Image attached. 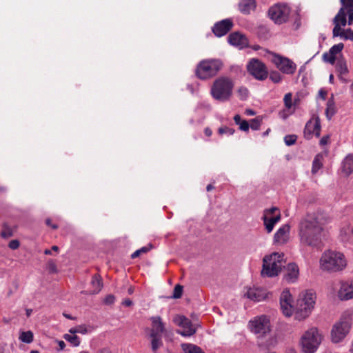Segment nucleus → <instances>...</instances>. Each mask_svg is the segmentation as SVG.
I'll return each instance as SVG.
<instances>
[{"mask_svg":"<svg viewBox=\"0 0 353 353\" xmlns=\"http://www.w3.org/2000/svg\"><path fill=\"white\" fill-rule=\"evenodd\" d=\"M325 221L322 216L308 215L299 224V236L302 245L319 250L324 236Z\"/></svg>","mask_w":353,"mask_h":353,"instance_id":"obj_1","label":"nucleus"},{"mask_svg":"<svg viewBox=\"0 0 353 353\" xmlns=\"http://www.w3.org/2000/svg\"><path fill=\"white\" fill-rule=\"evenodd\" d=\"M316 294L312 290L299 294L294 308L295 319L303 321L307 318L314 308Z\"/></svg>","mask_w":353,"mask_h":353,"instance_id":"obj_2","label":"nucleus"},{"mask_svg":"<svg viewBox=\"0 0 353 353\" xmlns=\"http://www.w3.org/2000/svg\"><path fill=\"white\" fill-rule=\"evenodd\" d=\"M347 265L344 255L332 250L324 252L320 259V266L323 270L338 272L342 270Z\"/></svg>","mask_w":353,"mask_h":353,"instance_id":"obj_3","label":"nucleus"},{"mask_svg":"<svg viewBox=\"0 0 353 353\" xmlns=\"http://www.w3.org/2000/svg\"><path fill=\"white\" fill-rule=\"evenodd\" d=\"M223 62L219 59H206L199 61L195 69V75L201 80H208L221 70Z\"/></svg>","mask_w":353,"mask_h":353,"instance_id":"obj_4","label":"nucleus"},{"mask_svg":"<svg viewBox=\"0 0 353 353\" xmlns=\"http://www.w3.org/2000/svg\"><path fill=\"white\" fill-rule=\"evenodd\" d=\"M352 325V313L350 311L343 312L332 326L331 330V340L334 343L341 342L350 332Z\"/></svg>","mask_w":353,"mask_h":353,"instance_id":"obj_5","label":"nucleus"},{"mask_svg":"<svg viewBox=\"0 0 353 353\" xmlns=\"http://www.w3.org/2000/svg\"><path fill=\"white\" fill-rule=\"evenodd\" d=\"M283 254L274 252L269 256H265L263 260V276L273 277L277 276L281 270L283 265Z\"/></svg>","mask_w":353,"mask_h":353,"instance_id":"obj_6","label":"nucleus"},{"mask_svg":"<svg viewBox=\"0 0 353 353\" xmlns=\"http://www.w3.org/2000/svg\"><path fill=\"white\" fill-rule=\"evenodd\" d=\"M322 341V335L316 327H311L301 338V345L304 353H314Z\"/></svg>","mask_w":353,"mask_h":353,"instance_id":"obj_7","label":"nucleus"},{"mask_svg":"<svg viewBox=\"0 0 353 353\" xmlns=\"http://www.w3.org/2000/svg\"><path fill=\"white\" fill-rule=\"evenodd\" d=\"M290 9L285 3H277L270 8L268 15L276 23L285 22L289 17Z\"/></svg>","mask_w":353,"mask_h":353,"instance_id":"obj_8","label":"nucleus"},{"mask_svg":"<svg viewBox=\"0 0 353 353\" xmlns=\"http://www.w3.org/2000/svg\"><path fill=\"white\" fill-rule=\"evenodd\" d=\"M250 325L251 331L259 337L267 336L271 331L270 321L266 316H261L250 321Z\"/></svg>","mask_w":353,"mask_h":353,"instance_id":"obj_9","label":"nucleus"},{"mask_svg":"<svg viewBox=\"0 0 353 353\" xmlns=\"http://www.w3.org/2000/svg\"><path fill=\"white\" fill-rule=\"evenodd\" d=\"M173 322L178 326L183 328V330H178L177 333L183 336H191L194 335L197 329V325L193 324L192 321L184 315H176L173 318Z\"/></svg>","mask_w":353,"mask_h":353,"instance_id":"obj_10","label":"nucleus"},{"mask_svg":"<svg viewBox=\"0 0 353 353\" xmlns=\"http://www.w3.org/2000/svg\"><path fill=\"white\" fill-rule=\"evenodd\" d=\"M271 61L284 74H293L296 71V65L288 58L273 53Z\"/></svg>","mask_w":353,"mask_h":353,"instance_id":"obj_11","label":"nucleus"},{"mask_svg":"<svg viewBox=\"0 0 353 353\" xmlns=\"http://www.w3.org/2000/svg\"><path fill=\"white\" fill-rule=\"evenodd\" d=\"M341 8L337 14L333 19V21H340L344 24L345 20L348 18V25L353 23V0H340Z\"/></svg>","mask_w":353,"mask_h":353,"instance_id":"obj_12","label":"nucleus"},{"mask_svg":"<svg viewBox=\"0 0 353 353\" xmlns=\"http://www.w3.org/2000/svg\"><path fill=\"white\" fill-rule=\"evenodd\" d=\"M248 71L258 80L268 77V70L265 65L258 59H251L247 65Z\"/></svg>","mask_w":353,"mask_h":353,"instance_id":"obj_13","label":"nucleus"},{"mask_svg":"<svg viewBox=\"0 0 353 353\" xmlns=\"http://www.w3.org/2000/svg\"><path fill=\"white\" fill-rule=\"evenodd\" d=\"M265 229L268 233L271 232L274 225L281 219V214L279 209L272 207L270 209L265 210L263 217Z\"/></svg>","mask_w":353,"mask_h":353,"instance_id":"obj_14","label":"nucleus"},{"mask_svg":"<svg viewBox=\"0 0 353 353\" xmlns=\"http://www.w3.org/2000/svg\"><path fill=\"white\" fill-rule=\"evenodd\" d=\"M321 133V122L319 117H314L309 120L304 128V137L307 139L312 138L313 135L319 137Z\"/></svg>","mask_w":353,"mask_h":353,"instance_id":"obj_15","label":"nucleus"},{"mask_svg":"<svg viewBox=\"0 0 353 353\" xmlns=\"http://www.w3.org/2000/svg\"><path fill=\"white\" fill-rule=\"evenodd\" d=\"M292 299L289 290H285L280 296V305L283 314L285 316H291L294 313V307L292 305Z\"/></svg>","mask_w":353,"mask_h":353,"instance_id":"obj_16","label":"nucleus"},{"mask_svg":"<svg viewBox=\"0 0 353 353\" xmlns=\"http://www.w3.org/2000/svg\"><path fill=\"white\" fill-rule=\"evenodd\" d=\"M334 24V27L332 30V34L334 37H339L340 38L345 40H353V30L349 28L347 30H343V28L345 27L348 23L347 20H345V22L343 24L340 22V21H333Z\"/></svg>","mask_w":353,"mask_h":353,"instance_id":"obj_17","label":"nucleus"},{"mask_svg":"<svg viewBox=\"0 0 353 353\" xmlns=\"http://www.w3.org/2000/svg\"><path fill=\"white\" fill-rule=\"evenodd\" d=\"M233 23L230 19H223L214 24L212 28L214 34L219 37L226 34L232 28Z\"/></svg>","mask_w":353,"mask_h":353,"instance_id":"obj_18","label":"nucleus"},{"mask_svg":"<svg viewBox=\"0 0 353 353\" xmlns=\"http://www.w3.org/2000/svg\"><path fill=\"white\" fill-rule=\"evenodd\" d=\"M152 322V327L150 330V335H162L166 334L167 330L165 325L163 322L162 319L159 316H152L150 318Z\"/></svg>","mask_w":353,"mask_h":353,"instance_id":"obj_19","label":"nucleus"},{"mask_svg":"<svg viewBox=\"0 0 353 353\" xmlns=\"http://www.w3.org/2000/svg\"><path fill=\"white\" fill-rule=\"evenodd\" d=\"M228 42L230 45L236 46L240 49L244 48L248 46V39L245 35L239 32H233L228 37Z\"/></svg>","mask_w":353,"mask_h":353,"instance_id":"obj_20","label":"nucleus"},{"mask_svg":"<svg viewBox=\"0 0 353 353\" xmlns=\"http://www.w3.org/2000/svg\"><path fill=\"white\" fill-rule=\"evenodd\" d=\"M338 296L341 301L353 299V281L341 283Z\"/></svg>","mask_w":353,"mask_h":353,"instance_id":"obj_21","label":"nucleus"},{"mask_svg":"<svg viewBox=\"0 0 353 353\" xmlns=\"http://www.w3.org/2000/svg\"><path fill=\"white\" fill-rule=\"evenodd\" d=\"M245 296L249 299L259 302L266 299L267 293L266 290L259 288H248Z\"/></svg>","mask_w":353,"mask_h":353,"instance_id":"obj_22","label":"nucleus"},{"mask_svg":"<svg viewBox=\"0 0 353 353\" xmlns=\"http://www.w3.org/2000/svg\"><path fill=\"white\" fill-rule=\"evenodd\" d=\"M290 227L288 224L282 225L274 234V241L275 243L284 244L289 239Z\"/></svg>","mask_w":353,"mask_h":353,"instance_id":"obj_23","label":"nucleus"},{"mask_svg":"<svg viewBox=\"0 0 353 353\" xmlns=\"http://www.w3.org/2000/svg\"><path fill=\"white\" fill-rule=\"evenodd\" d=\"M344 46L342 43L334 45L328 52H325L323 55V60L325 62L334 64L336 55L339 54L343 50Z\"/></svg>","mask_w":353,"mask_h":353,"instance_id":"obj_24","label":"nucleus"},{"mask_svg":"<svg viewBox=\"0 0 353 353\" xmlns=\"http://www.w3.org/2000/svg\"><path fill=\"white\" fill-rule=\"evenodd\" d=\"M92 290L85 292V294H98L103 288V281L101 276L99 274H94L92 276L90 283Z\"/></svg>","mask_w":353,"mask_h":353,"instance_id":"obj_25","label":"nucleus"},{"mask_svg":"<svg viewBox=\"0 0 353 353\" xmlns=\"http://www.w3.org/2000/svg\"><path fill=\"white\" fill-rule=\"evenodd\" d=\"M256 1L254 0H241L239 3V11L243 14H249L256 9Z\"/></svg>","mask_w":353,"mask_h":353,"instance_id":"obj_26","label":"nucleus"},{"mask_svg":"<svg viewBox=\"0 0 353 353\" xmlns=\"http://www.w3.org/2000/svg\"><path fill=\"white\" fill-rule=\"evenodd\" d=\"M234 86L232 80L225 76H221L216 79L212 88H232Z\"/></svg>","mask_w":353,"mask_h":353,"instance_id":"obj_27","label":"nucleus"},{"mask_svg":"<svg viewBox=\"0 0 353 353\" xmlns=\"http://www.w3.org/2000/svg\"><path fill=\"white\" fill-rule=\"evenodd\" d=\"M288 273L285 274V279L289 283H294L299 276V268L295 263H290L288 265Z\"/></svg>","mask_w":353,"mask_h":353,"instance_id":"obj_28","label":"nucleus"},{"mask_svg":"<svg viewBox=\"0 0 353 353\" xmlns=\"http://www.w3.org/2000/svg\"><path fill=\"white\" fill-rule=\"evenodd\" d=\"M210 93L215 99L225 101L232 96V90H211Z\"/></svg>","mask_w":353,"mask_h":353,"instance_id":"obj_29","label":"nucleus"},{"mask_svg":"<svg viewBox=\"0 0 353 353\" xmlns=\"http://www.w3.org/2000/svg\"><path fill=\"white\" fill-rule=\"evenodd\" d=\"M336 68L339 73V77L342 81H346V75L348 73V69L345 61L343 59L337 61Z\"/></svg>","mask_w":353,"mask_h":353,"instance_id":"obj_30","label":"nucleus"},{"mask_svg":"<svg viewBox=\"0 0 353 353\" xmlns=\"http://www.w3.org/2000/svg\"><path fill=\"white\" fill-rule=\"evenodd\" d=\"M342 170L343 172L348 175L353 171V155L348 154L343 160L342 163Z\"/></svg>","mask_w":353,"mask_h":353,"instance_id":"obj_31","label":"nucleus"},{"mask_svg":"<svg viewBox=\"0 0 353 353\" xmlns=\"http://www.w3.org/2000/svg\"><path fill=\"white\" fill-rule=\"evenodd\" d=\"M151 338V348L154 352L163 345L162 335H150Z\"/></svg>","mask_w":353,"mask_h":353,"instance_id":"obj_32","label":"nucleus"},{"mask_svg":"<svg viewBox=\"0 0 353 353\" xmlns=\"http://www.w3.org/2000/svg\"><path fill=\"white\" fill-rule=\"evenodd\" d=\"M336 112V108L333 100V94H332L331 99H330L327 103V108L325 110V114L327 119L330 120L335 114Z\"/></svg>","mask_w":353,"mask_h":353,"instance_id":"obj_33","label":"nucleus"},{"mask_svg":"<svg viewBox=\"0 0 353 353\" xmlns=\"http://www.w3.org/2000/svg\"><path fill=\"white\" fill-rule=\"evenodd\" d=\"M181 347L184 353H205L201 347L193 344L183 343Z\"/></svg>","mask_w":353,"mask_h":353,"instance_id":"obj_34","label":"nucleus"},{"mask_svg":"<svg viewBox=\"0 0 353 353\" xmlns=\"http://www.w3.org/2000/svg\"><path fill=\"white\" fill-rule=\"evenodd\" d=\"M322 159H323V156L321 154H319L316 155V157H314L313 162H312V174H316L319 171V170H320L322 168V166H323Z\"/></svg>","mask_w":353,"mask_h":353,"instance_id":"obj_35","label":"nucleus"},{"mask_svg":"<svg viewBox=\"0 0 353 353\" xmlns=\"http://www.w3.org/2000/svg\"><path fill=\"white\" fill-rule=\"evenodd\" d=\"M63 337L67 341L70 342L74 347H77L80 344V339L75 334L70 335L69 334H65Z\"/></svg>","mask_w":353,"mask_h":353,"instance_id":"obj_36","label":"nucleus"},{"mask_svg":"<svg viewBox=\"0 0 353 353\" xmlns=\"http://www.w3.org/2000/svg\"><path fill=\"white\" fill-rule=\"evenodd\" d=\"M19 339L26 343H30L33 341V334L31 331L23 332Z\"/></svg>","mask_w":353,"mask_h":353,"instance_id":"obj_37","label":"nucleus"},{"mask_svg":"<svg viewBox=\"0 0 353 353\" xmlns=\"http://www.w3.org/2000/svg\"><path fill=\"white\" fill-rule=\"evenodd\" d=\"M152 248V244H148L147 246L142 247L141 248L136 250L131 255L132 259H135L139 256L141 254H144L150 251Z\"/></svg>","mask_w":353,"mask_h":353,"instance_id":"obj_38","label":"nucleus"},{"mask_svg":"<svg viewBox=\"0 0 353 353\" xmlns=\"http://www.w3.org/2000/svg\"><path fill=\"white\" fill-rule=\"evenodd\" d=\"M262 119L261 117H257L254 119H252L250 120V126L252 130H257L259 129V127L261 124Z\"/></svg>","mask_w":353,"mask_h":353,"instance_id":"obj_39","label":"nucleus"},{"mask_svg":"<svg viewBox=\"0 0 353 353\" xmlns=\"http://www.w3.org/2000/svg\"><path fill=\"white\" fill-rule=\"evenodd\" d=\"M183 287L179 284L175 285L173 291L172 298L179 299L181 297L183 294Z\"/></svg>","mask_w":353,"mask_h":353,"instance_id":"obj_40","label":"nucleus"},{"mask_svg":"<svg viewBox=\"0 0 353 353\" xmlns=\"http://www.w3.org/2000/svg\"><path fill=\"white\" fill-rule=\"evenodd\" d=\"M297 137L294 134L286 135L284 137V141L288 146L292 145L296 143Z\"/></svg>","mask_w":353,"mask_h":353,"instance_id":"obj_41","label":"nucleus"},{"mask_svg":"<svg viewBox=\"0 0 353 353\" xmlns=\"http://www.w3.org/2000/svg\"><path fill=\"white\" fill-rule=\"evenodd\" d=\"M292 94L291 93H287L284 97L285 105L288 109L291 108L292 106Z\"/></svg>","mask_w":353,"mask_h":353,"instance_id":"obj_42","label":"nucleus"},{"mask_svg":"<svg viewBox=\"0 0 353 353\" xmlns=\"http://www.w3.org/2000/svg\"><path fill=\"white\" fill-rule=\"evenodd\" d=\"M218 132L220 134L228 133L229 134L232 135L234 133L235 130L233 128H230L228 127H222L219 128Z\"/></svg>","mask_w":353,"mask_h":353,"instance_id":"obj_43","label":"nucleus"},{"mask_svg":"<svg viewBox=\"0 0 353 353\" xmlns=\"http://www.w3.org/2000/svg\"><path fill=\"white\" fill-rule=\"evenodd\" d=\"M270 78L274 83H278L281 80V74L277 72H272Z\"/></svg>","mask_w":353,"mask_h":353,"instance_id":"obj_44","label":"nucleus"},{"mask_svg":"<svg viewBox=\"0 0 353 353\" xmlns=\"http://www.w3.org/2000/svg\"><path fill=\"white\" fill-rule=\"evenodd\" d=\"M239 129L242 131L247 132L249 130L250 125L246 120H242L241 122L239 124Z\"/></svg>","mask_w":353,"mask_h":353,"instance_id":"obj_45","label":"nucleus"},{"mask_svg":"<svg viewBox=\"0 0 353 353\" xmlns=\"http://www.w3.org/2000/svg\"><path fill=\"white\" fill-rule=\"evenodd\" d=\"M115 297L112 294H108L104 299L103 303L105 305H112L114 303Z\"/></svg>","mask_w":353,"mask_h":353,"instance_id":"obj_46","label":"nucleus"},{"mask_svg":"<svg viewBox=\"0 0 353 353\" xmlns=\"http://www.w3.org/2000/svg\"><path fill=\"white\" fill-rule=\"evenodd\" d=\"M238 94L241 100H245L248 97V90H238Z\"/></svg>","mask_w":353,"mask_h":353,"instance_id":"obj_47","label":"nucleus"},{"mask_svg":"<svg viewBox=\"0 0 353 353\" xmlns=\"http://www.w3.org/2000/svg\"><path fill=\"white\" fill-rule=\"evenodd\" d=\"M330 141V136L329 135H325V136H323L321 139H320V141H319V144L322 146L323 145H327Z\"/></svg>","mask_w":353,"mask_h":353,"instance_id":"obj_48","label":"nucleus"},{"mask_svg":"<svg viewBox=\"0 0 353 353\" xmlns=\"http://www.w3.org/2000/svg\"><path fill=\"white\" fill-rule=\"evenodd\" d=\"M19 247V242L17 240H12L9 243V248L15 250Z\"/></svg>","mask_w":353,"mask_h":353,"instance_id":"obj_49","label":"nucleus"},{"mask_svg":"<svg viewBox=\"0 0 353 353\" xmlns=\"http://www.w3.org/2000/svg\"><path fill=\"white\" fill-rule=\"evenodd\" d=\"M12 235V232L10 229H4L1 232V236L3 238H8Z\"/></svg>","mask_w":353,"mask_h":353,"instance_id":"obj_50","label":"nucleus"},{"mask_svg":"<svg viewBox=\"0 0 353 353\" xmlns=\"http://www.w3.org/2000/svg\"><path fill=\"white\" fill-rule=\"evenodd\" d=\"M77 333L86 334L88 332L87 327L85 325H79L77 327Z\"/></svg>","mask_w":353,"mask_h":353,"instance_id":"obj_51","label":"nucleus"},{"mask_svg":"<svg viewBox=\"0 0 353 353\" xmlns=\"http://www.w3.org/2000/svg\"><path fill=\"white\" fill-rule=\"evenodd\" d=\"M46 224L48 225V226H50L51 227L52 229L54 230H56L58 228V225L57 224H52L51 223V219H47L46 220Z\"/></svg>","mask_w":353,"mask_h":353,"instance_id":"obj_52","label":"nucleus"},{"mask_svg":"<svg viewBox=\"0 0 353 353\" xmlns=\"http://www.w3.org/2000/svg\"><path fill=\"white\" fill-rule=\"evenodd\" d=\"M122 304L127 307H129L132 305V301L130 299H126L123 300V301L122 302Z\"/></svg>","mask_w":353,"mask_h":353,"instance_id":"obj_53","label":"nucleus"},{"mask_svg":"<svg viewBox=\"0 0 353 353\" xmlns=\"http://www.w3.org/2000/svg\"><path fill=\"white\" fill-rule=\"evenodd\" d=\"M59 350H63L65 347V343L63 341H58Z\"/></svg>","mask_w":353,"mask_h":353,"instance_id":"obj_54","label":"nucleus"},{"mask_svg":"<svg viewBox=\"0 0 353 353\" xmlns=\"http://www.w3.org/2000/svg\"><path fill=\"white\" fill-rule=\"evenodd\" d=\"M319 95L323 99H325V97L327 95V91L325 90H320L319 92Z\"/></svg>","mask_w":353,"mask_h":353,"instance_id":"obj_55","label":"nucleus"},{"mask_svg":"<svg viewBox=\"0 0 353 353\" xmlns=\"http://www.w3.org/2000/svg\"><path fill=\"white\" fill-rule=\"evenodd\" d=\"M234 121L235 122V123L236 125H239L241 122V116L239 114H236L234 117Z\"/></svg>","mask_w":353,"mask_h":353,"instance_id":"obj_56","label":"nucleus"},{"mask_svg":"<svg viewBox=\"0 0 353 353\" xmlns=\"http://www.w3.org/2000/svg\"><path fill=\"white\" fill-rule=\"evenodd\" d=\"M204 133L207 137H210L212 134V131L210 128L207 127L204 130Z\"/></svg>","mask_w":353,"mask_h":353,"instance_id":"obj_57","label":"nucleus"},{"mask_svg":"<svg viewBox=\"0 0 353 353\" xmlns=\"http://www.w3.org/2000/svg\"><path fill=\"white\" fill-rule=\"evenodd\" d=\"M245 113L249 116L255 115V112L252 109H246Z\"/></svg>","mask_w":353,"mask_h":353,"instance_id":"obj_58","label":"nucleus"},{"mask_svg":"<svg viewBox=\"0 0 353 353\" xmlns=\"http://www.w3.org/2000/svg\"><path fill=\"white\" fill-rule=\"evenodd\" d=\"M97 353H111V352L107 348H102V349L99 350Z\"/></svg>","mask_w":353,"mask_h":353,"instance_id":"obj_59","label":"nucleus"},{"mask_svg":"<svg viewBox=\"0 0 353 353\" xmlns=\"http://www.w3.org/2000/svg\"><path fill=\"white\" fill-rule=\"evenodd\" d=\"M214 188V187L212 184H208L206 187V190L208 192H209V191H211L212 190H213Z\"/></svg>","mask_w":353,"mask_h":353,"instance_id":"obj_60","label":"nucleus"},{"mask_svg":"<svg viewBox=\"0 0 353 353\" xmlns=\"http://www.w3.org/2000/svg\"><path fill=\"white\" fill-rule=\"evenodd\" d=\"M70 333L73 334V335L75 334V333H77V327H74V328H71L69 331Z\"/></svg>","mask_w":353,"mask_h":353,"instance_id":"obj_61","label":"nucleus"},{"mask_svg":"<svg viewBox=\"0 0 353 353\" xmlns=\"http://www.w3.org/2000/svg\"><path fill=\"white\" fill-rule=\"evenodd\" d=\"M63 316L68 319H73V317L70 314H63Z\"/></svg>","mask_w":353,"mask_h":353,"instance_id":"obj_62","label":"nucleus"},{"mask_svg":"<svg viewBox=\"0 0 353 353\" xmlns=\"http://www.w3.org/2000/svg\"><path fill=\"white\" fill-rule=\"evenodd\" d=\"M32 312V310L31 309H27L26 310V315L28 316H29L31 314Z\"/></svg>","mask_w":353,"mask_h":353,"instance_id":"obj_63","label":"nucleus"},{"mask_svg":"<svg viewBox=\"0 0 353 353\" xmlns=\"http://www.w3.org/2000/svg\"><path fill=\"white\" fill-rule=\"evenodd\" d=\"M50 271H52V272L55 271V265L54 264H51L50 265Z\"/></svg>","mask_w":353,"mask_h":353,"instance_id":"obj_64","label":"nucleus"}]
</instances>
